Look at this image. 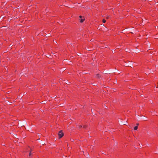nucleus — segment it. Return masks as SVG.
<instances>
[{"label": "nucleus", "instance_id": "nucleus-4", "mask_svg": "<svg viewBox=\"0 0 158 158\" xmlns=\"http://www.w3.org/2000/svg\"><path fill=\"white\" fill-rule=\"evenodd\" d=\"M138 128V127L137 126H135L134 128V129L135 130H136Z\"/></svg>", "mask_w": 158, "mask_h": 158}, {"label": "nucleus", "instance_id": "nucleus-5", "mask_svg": "<svg viewBox=\"0 0 158 158\" xmlns=\"http://www.w3.org/2000/svg\"><path fill=\"white\" fill-rule=\"evenodd\" d=\"M106 22V20H105V19H103L102 20V22L103 23H105Z\"/></svg>", "mask_w": 158, "mask_h": 158}, {"label": "nucleus", "instance_id": "nucleus-6", "mask_svg": "<svg viewBox=\"0 0 158 158\" xmlns=\"http://www.w3.org/2000/svg\"><path fill=\"white\" fill-rule=\"evenodd\" d=\"M31 154H32V153L31 152H31H30L29 154V156H31Z\"/></svg>", "mask_w": 158, "mask_h": 158}, {"label": "nucleus", "instance_id": "nucleus-11", "mask_svg": "<svg viewBox=\"0 0 158 158\" xmlns=\"http://www.w3.org/2000/svg\"><path fill=\"white\" fill-rule=\"evenodd\" d=\"M66 156H64V157H63V158H66Z\"/></svg>", "mask_w": 158, "mask_h": 158}, {"label": "nucleus", "instance_id": "nucleus-2", "mask_svg": "<svg viewBox=\"0 0 158 158\" xmlns=\"http://www.w3.org/2000/svg\"><path fill=\"white\" fill-rule=\"evenodd\" d=\"M85 20V19L83 17V18H80V19H79V20H80V22L81 23H82L83 22V21H84Z\"/></svg>", "mask_w": 158, "mask_h": 158}, {"label": "nucleus", "instance_id": "nucleus-10", "mask_svg": "<svg viewBox=\"0 0 158 158\" xmlns=\"http://www.w3.org/2000/svg\"><path fill=\"white\" fill-rule=\"evenodd\" d=\"M79 18H82V16L80 15L79 16Z\"/></svg>", "mask_w": 158, "mask_h": 158}, {"label": "nucleus", "instance_id": "nucleus-12", "mask_svg": "<svg viewBox=\"0 0 158 158\" xmlns=\"http://www.w3.org/2000/svg\"><path fill=\"white\" fill-rule=\"evenodd\" d=\"M87 156H88V157H89V154H87Z\"/></svg>", "mask_w": 158, "mask_h": 158}, {"label": "nucleus", "instance_id": "nucleus-15", "mask_svg": "<svg viewBox=\"0 0 158 158\" xmlns=\"http://www.w3.org/2000/svg\"><path fill=\"white\" fill-rule=\"evenodd\" d=\"M122 124L123 125H126L125 124H124V123H122Z\"/></svg>", "mask_w": 158, "mask_h": 158}, {"label": "nucleus", "instance_id": "nucleus-3", "mask_svg": "<svg viewBox=\"0 0 158 158\" xmlns=\"http://www.w3.org/2000/svg\"><path fill=\"white\" fill-rule=\"evenodd\" d=\"M96 77L97 78H99L100 77V76L99 74H97L96 75Z\"/></svg>", "mask_w": 158, "mask_h": 158}, {"label": "nucleus", "instance_id": "nucleus-8", "mask_svg": "<svg viewBox=\"0 0 158 158\" xmlns=\"http://www.w3.org/2000/svg\"><path fill=\"white\" fill-rule=\"evenodd\" d=\"M109 18V16H107V17H106V19H108Z\"/></svg>", "mask_w": 158, "mask_h": 158}, {"label": "nucleus", "instance_id": "nucleus-1", "mask_svg": "<svg viewBox=\"0 0 158 158\" xmlns=\"http://www.w3.org/2000/svg\"><path fill=\"white\" fill-rule=\"evenodd\" d=\"M58 135L60 138H61L64 135V134L62 132V131L61 130L59 132V133H58Z\"/></svg>", "mask_w": 158, "mask_h": 158}, {"label": "nucleus", "instance_id": "nucleus-16", "mask_svg": "<svg viewBox=\"0 0 158 158\" xmlns=\"http://www.w3.org/2000/svg\"><path fill=\"white\" fill-rule=\"evenodd\" d=\"M139 125V124H138V123H137V125Z\"/></svg>", "mask_w": 158, "mask_h": 158}, {"label": "nucleus", "instance_id": "nucleus-14", "mask_svg": "<svg viewBox=\"0 0 158 158\" xmlns=\"http://www.w3.org/2000/svg\"><path fill=\"white\" fill-rule=\"evenodd\" d=\"M126 51L127 52H128V50H126Z\"/></svg>", "mask_w": 158, "mask_h": 158}, {"label": "nucleus", "instance_id": "nucleus-17", "mask_svg": "<svg viewBox=\"0 0 158 158\" xmlns=\"http://www.w3.org/2000/svg\"><path fill=\"white\" fill-rule=\"evenodd\" d=\"M48 36H49V35L48 34Z\"/></svg>", "mask_w": 158, "mask_h": 158}, {"label": "nucleus", "instance_id": "nucleus-13", "mask_svg": "<svg viewBox=\"0 0 158 158\" xmlns=\"http://www.w3.org/2000/svg\"><path fill=\"white\" fill-rule=\"evenodd\" d=\"M54 43H57V42H56V41H55V42L54 41Z\"/></svg>", "mask_w": 158, "mask_h": 158}, {"label": "nucleus", "instance_id": "nucleus-7", "mask_svg": "<svg viewBox=\"0 0 158 158\" xmlns=\"http://www.w3.org/2000/svg\"><path fill=\"white\" fill-rule=\"evenodd\" d=\"M87 127V126L86 125H84V126L83 127V128H85L86 127Z\"/></svg>", "mask_w": 158, "mask_h": 158}, {"label": "nucleus", "instance_id": "nucleus-9", "mask_svg": "<svg viewBox=\"0 0 158 158\" xmlns=\"http://www.w3.org/2000/svg\"><path fill=\"white\" fill-rule=\"evenodd\" d=\"M82 127V126L81 125L79 126V127H80V128L81 127Z\"/></svg>", "mask_w": 158, "mask_h": 158}]
</instances>
